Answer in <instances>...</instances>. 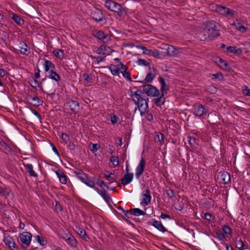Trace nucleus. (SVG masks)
I'll list each match as a JSON object with an SVG mask.
<instances>
[{
  "label": "nucleus",
  "mask_w": 250,
  "mask_h": 250,
  "mask_svg": "<svg viewBox=\"0 0 250 250\" xmlns=\"http://www.w3.org/2000/svg\"><path fill=\"white\" fill-rule=\"evenodd\" d=\"M32 113L35 115L36 116H37L39 119H40L41 117V115L40 113L36 110L34 109H31Z\"/></svg>",
  "instance_id": "774afa93"
},
{
  "label": "nucleus",
  "mask_w": 250,
  "mask_h": 250,
  "mask_svg": "<svg viewBox=\"0 0 250 250\" xmlns=\"http://www.w3.org/2000/svg\"><path fill=\"white\" fill-rule=\"evenodd\" d=\"M90 57L92 58V59L93 60H95L96 61V62H97V63H99V62H103L105 60V56H104V57H101V56H93L92 55H91L90 56Z\"/></svg>",
  "instance_id": "37998d69"
},
{
  "label": "nucleus",
  "mask_w": 250,
  "mask_h": 250,
  "mask_svg": "<svg viewBox=\"0 0 250 250\" xmlns=\"http://www.w3.org/2000/svg\"><path fill=\"white\" fill-rule=\"evenodd\" d=\"M236 247L240 250H243L244 247V243L242 240H239L235 242Z\"/></svg>",
  "instance_id": "3c124183"
},
{
  "label": "nucleus",
  "mask_w": 250,
  "mask_h": 250,
  "mask_svg": "<svg viewBox=\"0 0 250 250\" xmlns=\"http://www.w3.org/2000/svg\"><path fill=\"white\" fill-rule=\"evenodd\" d=\"M218 179L224 184H227L230 181L229 173L225 171H221L218 174Z\"/></svg>",
  "instance_id": "2eb2a0df"
},
{
  "label": "nucleus",
  "mask_w": 250,
  "mask_h": 250,
  "mask_svg": "<svg viewBox=\"0 0 250 250\" xmlns=\"http://www.w3.org/2000/svg\"><path fill=\"white\" fill-rule=\"evenodd\" d=\"M61 53L62 56L63 57L64 55V51L62 49H57L54 50L53 51V54L57 57H58L59 56V53Z\"/></svg>",
  "instance_id": "864d4df0"
},
{
  "label": "nucleus",
  "mask_w": 250,
  "mask_h": 250,
  "mask_svg": "<svg viewBox=\"0 0 250 250\" xmlns=\"http://www.w3.org/2000/svg\"><path fill=\"white\" fill-rule=\"evenodd\" d=\"M55 208L56 210L61 211L62 210V208L61 204L58 202H56L55 205Z\"/></svg>",
  "instance_id": "69168bd1"
},
{
  "label": "nucleus",
  "mask_w": 250,
  "mask_h": 250,
  "mask_svg": "<svg viewBox=\"0 0 250 250\" xmlns=\"http://www.w3.org/2000/svg\"><path fill=\"white\" fill-rule=\"evenodd\" d=\"M215 62L218 64L220 67L224 70H227L228 66V63L220 57L215 58Z\"/></svg>",
  "instance_id": "cd10ccee"
},
{
  "label": "nucleus",
  "mask_w": 250,
  "mask_h": 250,
  "mask_svg": "<svg viewBox=\"0 0 250 250\" xmlns=\"http://www.w3.org/2000/svg\"><path fill=\"white\" fill-rule=\"evenodd\" d=\"M97 184L99 185L101 188L102 189H104V188H106L107 190H108L109 189V186H107L104 181L100 180L98 179L97 180Z\"/></svg>",
  "instance_id": "a19ab883"
},
{
  "label": "nucleus",
  "mask_w": 250,
  "mask_h": 250,
  "mask_svg": "<svg viewBox=\"0 0 250 250\" xmlns=\"http://www.w3.org/2000/svg\"><path fill=\"white\" fill-rule=\"evenodd\" d=\"M65 105L68 107L74 113H76L79 110L80 104L77 101L70 99L67 101Z\"/></svg>",
  "instance_id": "9b49d317"
},
{
  "label": "nucleus",
  "mask_w": 250,
  "mask_h": 250,
  "mask_svg": "<svg viewBox=\"0 0 250 250\" xmlns=\"http://www.w3.org/2000/svg\"><path fill=\"white\" fill-rule=\"evenodd\" d=\"M158 81L161 85L160 90L162 93L166 95L169 88L168 85L166 84L165 79L161 76L158 78Z\"/></svg>",
  "instance_id": "6ab92c4d"
},
{
  "label": "nucleus",
  "mask_w": 250,
  "mask_h": 250,
  "mask_svg": "<svg viewBox=\"0 0 250 250\" xmlns=\"http://www.w3.org/2000/svg\"><path fill=\"white\" fill-rule=\"evenodd\" d=\"M35 238L38 242L42 246H45L46 244V242L44 240V239L42 237L40 236L39 235H36L35 236Z\"/></svg>",
  "instance_id": "a18cd8bd"
},
{
  "label": "nucleus",
  "mask_w": 250,
  "mask_h": 250,
  "mask_svg": "<svg viewBox=\"0 0 250 250\" xmlns=\"http://www.w3.org/2000/svg\"><path fill=\"white\" fill-rule=\"evenodd\" d=\"M204 218L209 221H211L212 220H214L215 219V217L214 216H212L209 213H206L204 214Z\"/></svg>",
  "instance_id": "4d7b16f0"
},
{
  "label": "nucleus",
  "mask_w": 250,
  "mask_h": 250,
  "mask_svg": "<svg viewBox=\"0 0 250 250\" xmlns=\"http://www.w3.org/2000/svg\"><path fill=\"white\" fill-rule=\"evenodd\" d=\"M111 74L114 76H119L120 73H121L123 77L129 82H131L132 79L130 77V73L128 71V67L123 62H120L118 64H111L108 66Z\"/></svg>",
  "instance_id": "7ed1b4c3"
},
{
  "label": "nucleus",
  "mask_w": 250,
  "mask_h": 250,
  "mask_svg": "<svg viewBox=\"0 0 250 250\" xmlns=\"http://www.w3.org/2000/svg\"><path fill=\"white\" fill-rule=\"evenodd\" d=\"M77 232L83 240L88 241L89 239V237L86 234V231L84 229L81 228H79L77 230Z\"/></svg>",
  "instance_id": "473e14b6"
},
{
  "label": "nucleus",
  "mask_w": 250,
  "mask_h": 250,
  "mask_svg": "<svg viewBox=\"0 0 250 250\" xmlns=\"http://www.w3.org/2000/svg\"><path fill=\"white\" fill-rule=\"evenodd\" d=\"M91 17L97 22L102 21L104 19L102 11L99 9L93 8L91 10Z\"/></svg>",
  "instance_id": "6e6552de"
},
{
  "label": "nucleus",
  "mask_w": 250,
  "mask_h": 250,
  "mask_svg": "<svg viewBox=\"0 0 250 250\" xmlns=\"http://www.w3.org/2000/svg\"><path fill=\"white\" fill-rule=\"evenodd\" d=\"M67 147L71 150H74L76 148V145L73 143L70 142L67 145Z\"/></svg>",
  "instance_id": "e2e57ef3"
},
{
  "label": "nucleus",
  "mask_w": 250,
  "mask_h": 250,
  "mask_svg": "<svg viewBox=\"0 0 250 250\" xmlns=\"http://www.w3.org/2000/svg\"><path fill=\"white\" fill-rule=\"evenodd\" d=\"M184 208V204L183 203H179L178 204H176L175 208L179 211L182 210Z\"/></svg>",
  "instance_id": "0e129e2a"
},
{
  "label": "nucleus",
  "mask_w": 250,
  "mask_h": 250,
  "mask_svg": "<svg viewBox=\"0 0 250 250\" xmlns=\"http://www.w3.org/2000/svg\"><path fill=\"white\" fill-rule=\"evenodd\" d=\"M11 19L13 21L20 26H21L24 23V21L20 16L15 13L12 14Z\"/></svg>",
  "instance_id": "5701e85b"
},
{
  "label": "nucleus",
  "mask_w": 250,
  "mask_h": 250,
  "mask_svg": "<svg viewBox=\"0 0 250 250\" xmlns=\"http://www.w3.org/2000/svg\"><path fill=\"white\" fill-rule=\"evenodd\" d=\"M165 136L162 133H157L155 136V140L160 142L161 144L164 142Z\"/></svg>",
  "instance_id": "4c0bfd02"
},
{
  "label": "nucleus",
  "mask_w": 250,
  "mask_h": 250,
  "mask_svg": "<svg viewBox=\"0 0 250 250\" xmlns=\"http://www.w3.org/2000/svg\"><path fill=\"white\" fill-rule=\"evenodd\" d=\"M143 91L137 90L136 91H131L130 96L142 114L148 109V98L146 97L144 93L148 96H157L160 94L159 90L153 85L150 84H144L142 86Z\"/></svg>",
  "instance_id": "f257e3e1"
},
{
  "label": "nucleus",
  "mask_w": 250,
  "mask_h": 250,
  "mask_svg": "<svg viewBox=\"0 0 250 250\" xmlns=\"http://www.w3.org/2000/svg\"><path fill=\"white\" fill-rule=\"evenodd\" d=\"M137 47L143 50V53L144 54L150 56H153L155 58H159L160 57V53H159V52L158 50H157L156 49H153V50L149 49L146 48L144 46H142V45H137Z\"/></svg>",
  "instance_id": "9d476101"
},
{
  "label": "nucleus",
  "mask_w": 250,
  "mask_h": 250,
  "mask_svg": "<svg viewBox=\"0 0 250 250\" xmlns=\"http://www.w3.org/2000/svg\"><path fill=\"white\" fill-rule=\"evenodd\" d=\"M188 143L192 149L196 148V145L198 144V140L194 137H188Z\"/></svg>",
  "instance_id": "72a5a7b5"
},
{
  "label": "nucleus",
  "mask_w": 250,
  "mask_h": 250,
  "mask_svg": "<svg viewBox=\"0 0 250 250\" xmlns=\"http://www.w3.org/2000/svg\"><path fill=\"white\" fill-rule=\"evenodd\" d=\"M212 76L215 79H218L220 80L223 79V75L221 72H217L216 74H212Z\"/></svg>",
  "instance_id": "052dcab7"
},
{
  "label": "nucleus",
  "mask_w": 250,
  "mask_h": 250,
  "mask_svg": "<svg viewBox=\"0 0 250 250\" xmlns=\"http://www.w3.org/2000/svg\"><path fill=\"white\" fill-rule=\"evenodd\" d=\"M110 161L114 167L119 165V158L117 156H112L110 158Z\"/></svg>",
  "instance_id": "79ce46f5"
},
{
  "label": "nucleus",
  "mask_w": 250,
  "mask_h": 250,
  "mask_svg": "<svg viewBox=\"0 0 250 250\" xmlns=\"http://www.w3.org/2000/svg\"><path fill=\"white\" fill-rule=\"evenodd\" d=\"M65 242L72 247L76 248L77 246L76 239L72 234L69 235V238Z\"/></svg>",
  "instance_id": "7c9ffc66"
},
{
  "label": "nucleus",
  "mask_w": 250,
  "mask_h": 250,
  "mask_svg": "<svg viewBox=\"0 0 250 250\" xmlns=\"http://www.w3.org/2000/svg\"><path fill=\"white\" fill-rule=\"evenodd\" d=\"M61 138L65 144H67L70 140L69 136L64 133L62 134Z\"/></svg>",
  "instance_id": "5fc2aeb1"
},
{
  "label": "nucleus",
  "mask_w": 250,
  "mask_h": 250,
  "mask_svg": "<svg viewBox=\"0 0 250 250\" xmlns=\"http://www.w3.org/2000/svg\"><path fill=\"white\" fill-rule=\"evenodd\" d=\"M133 178V174L132 173H127L125 174L121 180L122 184L124 186L129 184L132 182Z\"/></svg>",
  "instance_id": "4be33fe9"
},
{
  "label": "nucleus",
  "mask_w": 250,
  "mask_h": 250,
  "mask_svg": "<svg viewBox=\"0 0 250 250\" xmlns=\"http://www.w3.org/2000/svg\"><path fill=\"white\" fill-rule=\"evenodd\" d=\"M10 190L6 188H0V195L5 197L9 196Z\"/></svg>",
  "instance_id": "ea45409f"
},
{
  "label": "nucleus",
  "mask_w": 250,
  "mask_h": 250,
  "mask_svg": "<svg viewBox=\"0 0 250 250\" xmlns=\"http://www.w3.org/2000/svg\"><path fill=\"white\" fill-rule=\"evenodd\" d=\"M227 51L229 53H236L237 54H239L242 53V51L241 49L237 48L235 46H228L227 48Z\"/></svg>",
  "instance_id": "e433bc0d"
},
{
  "label": "nucleus",
  "mask_w": 250,
  "mask_h": 250,
  "mask_svg": "<svg viewBox=\"0 0 250 250\" xmlns=\"http://www.w3.org/2000/svg\"><path fill=\"white\" fill-rule=\"evenodd\" d=\"M210 6L213 11H215L221 15H229L230 17H232L234 15V11L227 8V7L215 4H211Z\"/></svg>",
  "instance_id": "39448f33"
},
{
  "label": "nucleus",
  "mask_w": 250,
  "mask_h": 250,
  "mask_svg": "<svg viewBox=\"0 0 250 250\" xmlns=\"http://www.w3.org/2000/svg\"><path fill=\"white\" fill-rule=\"evenodd\" d=\"M92 148H91V151L92 152H96L100 147L99 145L97 144H92Z\"/></svg>",
  "instance_id": "bf43d9fd"
},
{
  "label": "nucleus",
  "mask_w": 250,
  "mask_h": 250,
  "mask_svg": "<svg viewBox=\"0 0 250 250\" xmlns=\"http://www.w3.org/2000/svg\"><path fill=\"white\" fill-rule=\"evenodd\" d=\"M99 195H100L107 202H108V201L111 200L109 194L104 189H102L101 190L100 193H99Z\"/></svg>",
  "instance_id": "f704fd0d"
},
{
  "label": "nucleus",
  "mask_w": 250,
  "mask_h": 250,
  "mask_svg": "<svg viewBox=\"0 0 250 250\" xmlns=\"http://www.w3.org/2000/svg\"><path fill=\"white\" fill-rule=\"evenodd\" d=\"M83 78L85 81L87 82V83H91L92 82L91 77L86 73H84L83 74Z\"/></svg>",
  "instance_id": "6e6d98bb"
},
{
  "label": "nucleus",
  "mask_w": 250,
  "mask_h": 250,
  "mask_svg": "<svg viewBox=\"0 0 250 250\" xmlns=\"http://www.w3.org/2000/svg\"><path fill=\"white\" fill-rule=\"evenodd\" d=\"M119 118L115 114L110 117V121L113 125L117 123Z\"/></svg>",
  "instance_id": "680f3d73"
},
{
  "label": "nucleus",
  "mask_w": 250,
  "mask_h": 250,
  "mask_svg": "<svg viewBox=\"0 0 250 250\" xmlns=\"http://www.w3.org/2000/svg\"><path fill=\"white\" fill-rule=\"evenodd\" d=\"M219 30L217 29L216 22L210 20L207 21L199 33L201 41L213 40L220 36Z\"/></svg>",
  "instance_id": "f03ea898"
},
{
  "label": "nucleus",
  "mask_w": 250,
  "mask_h": 250,
  "mask_svg": "<svg viewBox=\"0 0 250 250\" xmlns=\"http://www.w3.org/2000/svg\"><path fill=\"white\" fill-rule=\"evenodd\" d=\"M165 95V94L162 93L161 95L159 97L155 98L153 100V102L157 106H161L165 104L166 100L164 97Z\"/></svg>",
  "instance_id": "bb28decb"
},
{
  "label": "nucleus",
  "mask_w": 250,
  "mask_h": 250,
  "mask_svg": "<svg viewBox=\"0 0 250 250\" xmlns=\"http://www.w3.org/2000/svg\"><path fill=\"white\" fill-rule=\"evenodd\" d=\"M236 28L242 33L245 32L247 30L246 27H245L241 23L238 22L236 24Z\"/></svg>",
  "instance_id": "49530a36"
},
{
  "label": "nucleus",
  "mask_w": 250,
  "mask_h": 250,
  "mask_svg": "<svg viewBox=\"0 0 250 250\" xmlns=\"http://www.w3.org/2000/svg\"><path fill=\"white\" fill-rule=\"evenodd\" d=\"M146 165V161L144 158H142L136 169L135 176L137 179H139L141 175L143 174Z\"/></svg>",
  "instance_id": "4468645a"
},
{
  "label": "nucleus",
  "mask_w": 250,
  "mask_h": 250,
  "mask_svg": "<svg viewBox=\"0 0 250 250\" xmlns=\"http://www.w3.org/2000/svg\"><path fill=\"white\" fill-rule=\"evenodd\" d=\"M137 63L139 65H144L148 67L151 66L149 62L142 59H139L137 61Z\"/></svg>",
  "instance_id": "c03bdc74"
},
{
  "label": "nucleus",
  "mask_w": 250,
  "mask_h": 250,
  "mask_svg": "<svg viewBox=\"0 0 250 250\" xmlns=\"http://www.w3.org/2000/svg\"><path fill=\"white\" fill-rule=\"evenodd\" d=\"M104 6L108 10L116 13L119 17H123L126 15L125 8L123 7L121 4L115 1L105 0Z\"/></svg>",
  "instance_id": "20e7f679"
},
{
  "label": "nucleus",
  "mask_w": 250,
  "mask_h": 250,
  "mask_svg": "<svg viewBox=\"0 0 250 250\" xmlns=\"http://www.w3.org/2000/svg\"><path fill=\"white\" fill-rule=\"evenodd\" d=\"M208 112V110L202 104H196L193 106V113L196 116L201 117L204 115H206Z\"/></svg>",
  "instance_id": "f8f14e48"
},
{
  "label": "nucleus",
  "mask_w": 250,
  "mask_h": 250,
  "mask_svg": "<svg viewBox=\"0 0 250 250\" xmlns=\"http://www.w3.org/2000/svg\"><path fill=\"white\" fill-rule=\"evenodd\" d=\"M19 48V50L22 54L28 55L30 53V48L25 42H21L20 43Z\"/></svg>",
  "instance_id": "412c9836"
},
{
  "label": "nucleus",
  "mask_w": 250,
  "mask_h": 250,
  "mask_svg": "<svg viewBox=\"0 0 250 250\" xmlns=\"http://www.w3.org/2000/svg\"><path fill=\"white\" fill-rule=\"evenodd\" d=\"M0 146L4 150L7 151V152H9L12 151L11 148L4 141H0Z\"/></svg>",
  "instance_id": "58836bf2"
},
{
  "label": "nucleus",
  "mask_w": 250,
  "mask_h": 250,
  "mask_svg": "<svg viewBox=\"0 0 250 250\" xmlns=\"http://www.w3.org/2000/svg\"><path fill=\"white\" fill-rule=\"evenodd\" d=\"M3 241L4 242L5 245L8 246L11 250H18V248L14 242L13 238L10 236H5L4 237Z\"/></svg>",
  "instance_id": "dca6fc26"
},
{
  "label": "nucleus",
  "mask_w": 250,
  "mask_h": 250,
  "mask_svg": "<svg viewBox=\"0 0 250 250\" xmlns=\"http://www.w3.org/2000/svg\"><path fill=\"white\" fill-rule=\"evenodd\" d=\"M142 194L143 198L141 204L143 205L144 206H147L148 203H150L151 199L149 189H146L144 190Z\"/></svg>",
  "instance_id": "f3484780"
},
{
  "label": "nucleus",
  "mask_w": 250,
  "mask_h": 250,
  "mask_svg": "<svg viewBox=\"0 0 250 250\" xmlns=\"http://www.w3.org/2000/svg\"><path fill=\"white\" fill-rule=\"evenodd\" d=\"M95 33V36L99 40L103 41L106 38V35L102 30H97Z\"/></svg>",
  "instance_id": "c9c22d12"
},
{
  "label": "nucleus",
  "mask_w": 250,
  "mask_h": 250,
  "mask_svg": "<svg viewBox=\"0 0 250 250\" xmlns=\"http://www.w3.org/2000/svg\"><path fill=\"white\" fill-rule=\"evenodd\" d=\"M83 183L90 188H94V182L93 181L89 180L88 177L85 179V181H84Z\"/></svg>",
  "instance_id": "8fccbe9b"
},
{
  "label": "nucleus",
  "mask_w": 250,
  "mask_h": 250,
  "mask_svg": "<svg viewBox=\"0 0 250 250\" xmlns=\"http://www.w3.org/2000/svg\"><path fill=\"white\" fill-rule=\"evenodd\" d=\"M222 230L226 234H230L231 233V228L228 225H223L222 226Z\"/></svg>",
  "instance_id": "de8ad7c7"
},
{
  "label": "nucleus",
  "mask_w": 250,
  "mask_h": 250,
  "mask_svg": "<svg viewBox=\"0 0 250 250\" xmlns=\"http://www.w3.org/2000/svg\"><path fill=\"white\" fill-rule=\"evenodd\" d=\"M60 181L62 184H66L67 183V177L64 174L63 172L60 170H58L55 171Z\"/></svg>",
  "instance_id": "393cba45"
},
{
  "label": "nucleus",
  "mask_w": 250,
  "mask_h": 250,
  "mask_svg": "<svg viewBox=\"0 0 250 250\" xmlns=\"http://www.w3.org/2000/svg\"><path fill=\"white\" fill-rule=\"evenodd\" d=\"M152 225L160 231L165 232L167 231L166 229L163 226V225H162V223L160 221L154 220L153 221Z\"/></svg>",
  "instance_id": "c85d7f7f"
},
{
  "label": "nucleus",
  "mask_w": 250,
  "mask_h": 250,
  "mask_svg": "<svg viewBox=\"0 0 250 250\" xmlns=\"http://www.w3.org/2000/svg\"><path fill=\"white\" fill-rule=\"evenodd\" d=\"M19 237L22 247L24 249L27 248L32 240V234L27 231L23 232L20 234Z\"/></svg>",
  "instance_id": "423d86ee"
},
{
  "label": "nucleus",
  "mask_w": 250,
  "mask_h": 250,
  "mask_svg": "<svg viewBox=\"0 0 250 250\" xmlns=\"http://www.w3.org/2000/svg\"><path fill=\"white\" fill-rule=\"evenodd\" d=\"M104 176L107 180L109 181V184H110L112 182H117V176L114 173H111V172L107 171L104 174Z\"/></svg>",
  "instance_id": "b1692460"
},
{
  "label": "nucleus",
  "mask_w": 250,
  "mask_h": 250,
  "mask_svg": "<svg viewBox=\"0 0 250 250\" xmlns=\"http://www.w3.org/2000/svg\"><path fill=\"white\" fill-rule=\"evenodd\" d=\"M216 234L217 235V237L221 241H224L226 239L225 236L224 234L220 230H217L216 232Z\"/></svg>",
  "instance_id": "09e8293b"
},
{
  "label": "nucleus",
  "mask_w": 250,
  "mask_h": 250,
  "mask_svg": "<svg viewBox=\"0 0 250 250\" xmlns=\"http://www.w3.org/2000/svg\"><path fill=\"white\" fill-rule=\"evenodd\" d=\"M24 167L27 169L29 175L31 177H37L38 174L33 170V166L31 164L23 163Z\"/></svg>",
  "instance_id": "a878e982"
},
{
  "label": "nucleus",
  "mask_w": 250,
  "mask_h": 250,
  "mask_svg": "<svg viewBox=\"0 0 250 250\" xmlns=\"http://www.w3.org/2000/svg\"><path fill=\"white\" fill-rule=\"evenodd\" d=\"M27 100L31 104H33L35 106H38L41 104V101L39 97L36 95L32 96L29 95L27 98Z\"/></svg>",
  "instance_id": "aec40b11"
},
{
  "label": "nucleus",
  "mask_w": 250,
  "mask_h": 250,
  "mask_svg": "<svg viewBox=\"0 0 250 250\" xmlns=\"http://www.w3.org/2000/svg\"><path fill=\"white\" fill-rule=\"evenodd\" d=\"M178 52V50L175 48L173 46L168 45L167 46V54L168 56H175L177 54Z\"/></svg>",
  "instance_id": "2f4dec72"
},
{
  "label": "nucleus",
  "mask_w": 250,
  "mask_h": 250,
  "mask_svg": "<svg viewBox=\"0 0 250 250\" xmlns=\"http://www.w3.org/2000/svg\"><path fill=\"white\" fill-rule=\"evenodd\" d=\"M121 209L123 210V212L124 215L127 216L128 218H130V217L128 216L129 214L133 215L135 216H139L140 215H145L146 214L145 211L138 208H131L128 210H125L122 208H121Z\"/></svg>",
  "instance_id": "1a4fd4ad"
},
{
  "label": "nucleus",
  "mask_w": 250,
  "mask_h": 250,
  "mask_svg": "<svg viewBox=\"0 0 250 250\" xmlns=\"http://www.w3.org/2000/svg\"><path fill=\"white\" fill-rule=\"evenodd\" d=\"M166 193L167 194V197L169 199H172L173 198H174L175 196V193H174V192L173 191V190L169 188L166 190Z\"/></svg>",
  "instance_id": "603ef678"
},
{
  "label": "nucleus",
  "mask_w": 250,
  "mask_h": 250,
  "mask_svg": "<svg viewBox=\"0 0 250 250\" xmlns=\"http://www.w3.org/2000/svg\"><path fill=\"white\" fill-rule=\"evenodd\" d=\"M48 78L57 82L61 80L60 76L55 71V70L49 72V75Z\"/></svg>",
  "instance_id": "c756f323"
},
{
  "label": "nucleus",
  "mask_w": 250,
  "mask_h": 250,
  "mask_svg": "<svg viewBox=\"0 0 250 250\" xmlns=\"http://www.w3.org/2000/svg\"><path fill=\"white\" fill-rule=\"evenodd\" d=\"M69 235H71V234L69 232H68L67 233H64L62 236V239H64L65 241H66L67 239L69 238Z\"/></svg>",
  "instance_id": "338daca9"
},
{
  "label": "nucleus",
  "mask_w": 250,
  "mask_h": 250,
  "mask_svg": "<svg viewBox=\"0 0 250 250\" xmlns=\"http://www.w3.org/2000/svg\"><path fill=\"white\" fill-rule=\"evenodd\" d=\"M88 177V175L85 173L84 172H83L81 175L78 176L77 178L80 179L82 182L85 181V179Z\"/></svg>",
  "instance_id": "13d9d810"
},
{
  "label": "nucleus",
  "mask_w": 250,
  "mask_h": 250,
  "mask_svg": "<svg viewBox=\"0 0 250 250\" xmlns=\"http://www.w3.org/2000/svg\"><path fill=\"white\" fill-rule=\"evenodd\" d=\"M157 73V70L154 66H149L148 72L146 78L143 81H138L142 83H151L154 79Z\"/></svg>",
  "instance_id": "0eeeda50"
},
{
  "label": "nucleus",
  "mask_w": 250,
  "mask_h": 250,
  "mask_svg": "<svg viewBox=\"0 0 250 250\" xmlns=\"http://www.w3.org/2000/svg\"><path fill=\"white\" fill-rule=\"evenodd\" d=\"M43 66L45 72L49 73L51 71L55 70L56 68L55 64L51 61L47 60H44Z\"/></svg>",
  "instance_id": "a211bd4d"
},
{
  "label": "nucleus",
  "mask_w": 250,
  "mask_h": 250,
  "mask_svg": "<svg viewBox=\"0 0 250 250\" xmlns=\"http://www.w3.org/2000/svg\"><path fill=\"white\" fill-rule=\"evenodd\" d=\"M93 50L95 53L102 55L110 54L114 51L110 47L104 45H101L99 47H95Z\"/></svg>",
  "instance_id": "ddd939ff"
}]
</instances>
